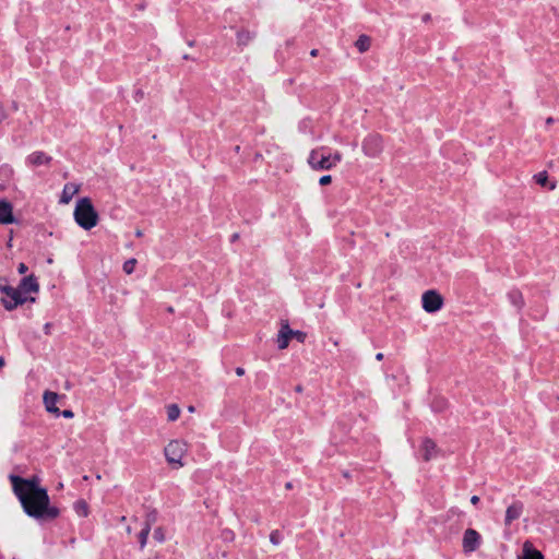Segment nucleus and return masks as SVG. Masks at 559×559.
Here are the masks:
<instances>
[{
  "label": "nucleus",
  "mask_w": 559,
  "mask_h": 559,
  "mask_svg": "<svg viewBox=\"0 0 559 559\" xmlns=\"http://www.w3.org/2000/svg\"><path fill=\"white\" fill-rule=\"evenodd\" d=\"M296 391H297V392H301V391H302L301 386H300V385H298V386L296 388Z\"/></svg>",
  "instance_id": "49530a36"
},
{
  "label": "nucleus",
  "mask_w": 559,
  "mask_h": 559,
  "mask_svg": "<svg viewBox=\"0 0 559 559\" xmlns=\"http://www.w3.org/2000/svg\"><path fill=\"white\" fill-rule=\"evenodd\" d=\"M421 304L426 312L433 313L442 308L443 298L436 290H427L423 294Z\"/></svg>",
  "instance_id": "39448f33"
},
{
  "label": "nucleus",
  "mask_w": 559,
  "mask_h": 559,
  "mask_svg": "<svg viewBox=\"0 0 559 559\" xmlns=\"http://www.w3.org/2000/svg\"><path fill=\"white\" fill-rule=\"evenodd\" d=\"M554 122V119L551 117H549L547 120H546V123L547 124H551Z\"/></svg>",
  "instance_id": "79ce46f5"
},
{
  "label": "nucleus",
  "mask_w": 559,
  "mask_h": 559,
  "mask_svg": "<svg viewBox=\"0 0 559 559\" xmlns=\"http://www.w3.org/2000/svg\"><path fill=\"white\" fill-rule=\"evenodd\" d=\"M27 160L33 166H40L49 164L51 157L46 155L44 152H34L27 157Z\"/></svg>",
  "instance_id": "dca6fc26"
},
{
  "label": "nucleus",
  "mask_w": 559,
  "mask_h": 559,
  "mask_svg": "<svg viewBox=\"0 0 559 559\" xmlns=\"http://www.w3.org/2000/svg\"><path fill=\"white\" fill-rule=\"evenodd\" d=\"M536 183L542 187H547L549 190H554L556 188L555 182H548V175L546 171L538 173L534 176Z\"/></svg>",
  "instance_id": "6ab92c4d"
},
{
  "label": "nucleus",
  "mask_w": 559,
  "mask_h": 559,
  "mask_svg": "<svg viewBox=\"0 0 559 559\" xmlns=\"http://www.w3.org/2000/svg\"><path fill=\"white\" fill-rule=\"evenodd\" d=\"M238 238V234L233 235V240H236Z\"/></svg>",
  "instance_id": "de8ad7c7"
},
{
  "label": "nucleus",
  "mask_w": 559,
  "mask_h": 559,
  "mask_svg": "<svg viewBox=\"0 0 559 559\" xmlns=\"http://www.w3.org/2000/svg\"><path fill=\"white\" fill-rule=\"evenodd\" d=\"M558 400H559V395H558Z\"/></svg>",
  "instance_id": "3c124183"
},
{
  "label": "nucleus",
  "mask_w": 559,
  "mask_h": 559,
  "mask_svg": "<svg viewBox=\"0 0 559 559\" xmlns=\"http://www.w3.org/2000/svg\"><path fill=\"white\" fill-rule=\"evenodd\" d=\"M370 45H371V38L367 35H360L355 43L356 48L360 52L367 51L370 48Z\"/></svg>",
  "instance_id": "aec40b11"
},
{
  "label": "nucleus",
  "mask_w": 559,
  "mask_h": 559,
  "mask_svg": "<svg viewBox=\"0 0 559 559\" xmlns=\"http://www.w3.org/2000/svg\"><path fill=\"white\" fill-rule=\"evenodd\" d=\"M362 151L369 157L378 156L382 151V139L378 134L368 135L362 143Z\"/></svg>",
  "instance_id": "0eeeda50"
},
{
  "label": "nucleus",
  "mask_w": 559,
  "mask_h": 559,
  "mask_svg": "<svg viewBox=\"0 0 559 559\" xmlns=\"http://www.w3.org/2000/svg\"><path fill=\"white\" fill-rule=\"evenodd\" d=\"M318 53H319V50H318V49H312V50L310 51L311 57H317V56H318Z\"/></svg>",
  "instance_id": "4c0bfd02"
},
{
  "label": "nucleus",
  "mask_w": 559,
  "mask_h": 559,
  "mask_svg": "<svg viewBox=\"0 0 559 559\" xmlns=\"http://www.w3.org/2000/svg\"><path fill=\"white\" fill-rule=\"evenodd\" d=\"M17 289H21V296L26 293H37L39 289L38 283L33 275L24 277Z\"/></svg>",
  "instance_id": "9b49d317"
},
{
  "label": "nucleus",
  "mask_w": 559,
  "mask_h": 559,
  "mask_svg": "<svg viewBox=\"0 0 559 559\" xmlns=\"http://www.w3.org/2000/svg\"><path fill=\"white\" fill-rule=\"evenodd\" d=\"M329 159L332 164V168L342 160V154L340 152H335L334 154H328Z\"/></svg>",
  "instance_id": "bb28decb"
},
{
  "label": "nucleus",
  "mask_w": 559,
  "mask_h": 559,
  "mask_svg": "<svg viewBox=\"0 0 559 559\" xmlns=\"http://www.w3.org/2000/svg\"><path fill=\"white\" fill-rule=\"evenodd\" d=\"M155 521H156V512L153 511V512L147 514L145 523L150 522V527H151L155 523Z\"/></svg>",
  "instance_id": "7c9ffc66"
},
{
  "label": "nucleus",
  "mask_w": 559,
  "mask_h": 559,
  "mask_svg": "<svg viewBox=\"0 0 559 559\" xmlns=\"http://www.w3.org/2000/svg\"><path fill=\"white\" fill-rule=\"evenodd\" d=\"M13 206L5 200H0V224L14 223Z\"/></svg>",
  "instance_id": "1a4fd4ad"
},
{
  "label": "nucleus",
  "mask_w": 559,
  "mask_h": 559,
  "mask_svg": "<svg viewBox=\"0 0 559 559\" xmlns=\"http://www.w3.org/2000/svg\"><path fill=\"white\" fill-rule=\"evenodd\" d=\"M429 19H430V15H429V14H426V15L424 16V21H428Z\"/></svg>",
  "instance_id": "a18cd8bd"
},
{
  "label": "nucleus",
  "mask_w": 559,
  "mask_h": 559,
  "mask_svg": "<svg viewBox=\"0 0 559 559\" xmlns=\"http://www.w3.org/2000/svg\"><path fill=\"white\" fill-rule=\"evenodd\" d=\"M523 512V503L516 501L512 503L506 511L504 524L510 525L514 520H518Z\"/></svg>",
  "instance_id": "9d476101"
},
{
  "label": "nucleus",
  "mask_w": 559,
  "mask_h": 559,
  "mask_svg": "<svg viewBox=\"0 0 559 559\" xmlns=\"http://www.w3.org/2000/svg\"><path fill=\"white\" fill-rule=\"evenodd\" d=\"M293 337V330L287 323H283L277 336V344L280 349L287 348L289 340Z\"/></svg>",
  "instance_id": "ddd939ff"
},
{
  "label": "nucleus",
  "mask_w": 559,
  "mask_h": 559,
  "mask_svg": "<svg viewBox=\"0 0 559 559\" xmlns=\"http://www.w3.org/2000/svg\"><path fill=\"white\" fill-rule=\"evenodd\" d=\"M518 559H544L542 552L535 549L531 542L523 544L522 555Z\"/></svg>",
  "instance_id": "4468645a"
},
{
  "label": "nucleus",
  "mask_w": 559,
  "mask_h": 559,
  "mask_svg": "<svg viewBox=\"0 0 559 559\" xmlns=\"http://www.w3.org/2000/svg\"><path fill=\"white\" fill-rule=\"evenodd\" d=\"M50 330H51V323H46V324L44 325V332H45V334H47V335H48V334H50Z\"/></svg>",
  "instance_id": "f704fd0d"
},
{
  "label": "nucleus",
  "mask_w": 559,
  "mask_h": 559,
  "mask_svg": "<svg viewBox=\"0 0 559 559\" xmlns=\"http://www.w3.org/2000/svg\"><path fill=\"white\" fill-rule=\"evenodd\" d=\"M27 270L28 269H27L26 264H24V263H20L19 266H17V271H19L20 274L26 273Z\"/></svg>",
  "instance_id": "72a5a7b5"
},
{
  "label": "nucleus",
  "mask_w": 559,
  "mask_h": 559,
  "mask_svg": "<svg viewBox=\"0 0 559 559\" xmlns=\"http://www.w3.org/2000/svg\"><path fill=\"white\" fill-rule=\"evenodd\" d=\"M58 399H59V395L55 392L46 391L44 393V404H45L47 412L55 414V415H60V411L56 406Z\"/></svg>",
  "instance_id": "f8f14e48"
},
{
  "label": "nucleus",
  "mask_w": 559,
  "mask_h": 559,
  "mask_svg": "<svg viewBox=\"0 0 559 559\" xmlns=\"http://www.w3.org/2000/svg\"><path fill=\"white\" fill-rule=\"evenodd\" d=\"M331 181H332V177L330 175H325L320 178L319 183L321 186H326V185L331 183Z\"/></svg>",
  "instance_id": "2f4dec72"
},
{
  "label": "nucleus",
  "mask_w": 559,
  "mask_h": 559,
  "mask_svg": "<svg viewBox=\"0 0 559 559\" xmlns=\"http://www.w3.org/2000/svg\"><path fill=\"white\" fill-rule=\"evenodd\" d=\"M76 511L83 515L87 514V506L84 501H78L75 503Z\"/></svg>",
  "instance_id": "cd10ccee"
},
{
  "label": "nucleus",
  "mask_w": 559,
  "mask_h": 559,
  "mask_svg": "<svg viewBox=\"0 0 559 559\" xmlns=\"http://www.w3.org/2000/svg\"><path fill=\"white\" fill-rule=\"evenodd\" d=\"M255 34L251 33L247 29H241L237 33V44L238 46H247L253 38Z\"/></svg>",
  "instance_id": "a211bd4d"
},
{
  "label": "nucleus",
  "mask_w": 559,
  "mask_h": 559,
  "mask_svg": "<svg viewBox=\"0 0 559 559\" xmlns=\"http://www.w3.org/2000/svg\"><path fill=\"white\" fill-rule=\"evenodd\" d=\"M80 191V186L69 182L63 187L60 203L68 204L72 198Z\"/></svg>",
  "instance_id": "2eb2a0df"
},
{
  "label": "nucleus",
  "mask_w": 559,
  "mask_h": 559,
  "mask_svg": "<svg viewBox=\"0 0 559 559\" xmlns=\"http://www.w3.org/2000/svg\"><path fill=\"white\" fill-rule=\"evenodd\" d=\"M343 476L346 477V478H349V473L348 472H344Z\"/></svg>",
  "instance_id": "c03bdc74"
},
{
  "label": "nucleus",
  "mask_w": 559,
  "mask_h": 559,
  "mask_svg": "<svg viewBox=\"0 0 559 559\" xmlns=\"http://www.w3.org/2000/svg\"><path fill=\"white\" fill-rule=\"evenodd\" d=\"M187 452V443L180 440H171L164 449L165 457L173 468H181L185 464L182 457Z\"/></svg>",
  "instance_id": "7ed1b4c3"
},
{
  "label": "nucleus",
  "mask_w": 559,
  "mask_h": 559,
  "mask_svg": "<svg viewBox=\"0 0 559 559\" xmlns=\"http://www.w3.org/2000/svg\"><path fill=\"white\" fill-rule=\"evenodd\" d=\"M481 544V536L480 534L473 530L467 528L464 532L463 540H462V547L464 552H473L479 548Z\"/></svg>",
  "instance_id": "423d86ee"
},
{
  "label": "nucleus",
  "mask_w": 559,
  "mask_h": 559,
  "mask_svg": "<svg viewBox=\"0 0 559 559\" xmlns=\"http://www.w3.org/2000/svg\"><path fill=\"white\" fill-rule=\"evenodd\" d=\"M136 263H138V262H136V260H135V259H133V258H132V259L127 260V261L123 263V266H122V269H123L124 273H127V274H131V273H133V271H134V269H135Z\"/></svg>",
  "instance_id": "b1692460"
},
{
  "label": "nucleus",
  "mask_w": 559,
  "mask_h": 559,
  "mask_svg": "<svg viewBox=\"0 0 559 559\" xmlns=\"http://www.w3.org/2000/svg\"><path fill=\"white\" fill-rule=\"evenodd\" d=\"M168 312H174L173 307H169V308H168Z\"/></svg>",
  "instance_id": "09e8293b"
},
{
  "label": "nucleus",
  "mask_w": 559,
  "mask_h": 559,
  "mask_svg": "<svg viewBox=\"0 0 559 559\" xmlns=\"http://www.w3.org/2000/svg\"><path fill=\"white\" fill-rule=\"evenodd\" d=\"M4 366V359L2 357H0V368H2Z\"/></svg>",
  "instance_id": "37998d69"
},
{
  "label": "nucleus",
  "mask_w": 559,
  "mask_h": 559,
  "mask_svg": "<svg viewBox=\"0 0 559 559\" xmlns=\"http://www.w3.org/2000/svg\"><path fill=\"white\" fill-rule=\"evenodd\" d=\"M376 359H377V360H382V359H383V354H382V353H378V354L376 355Z\"/></svg>",
  "instance_id": "58836bf2"
},
{
  "label": "nucleus",
  "mask_w": 559,
  "mask_h": 559,
  "mask_svg": "<svg viewBox=\"0 0 559 559\" xmlns=\"http://www.w3.org/2000/svg\"><path fill=\"white\" fill-rule=\"evenodd\" d=\"M10 480L14 493L28 516L36 520H53L59 515V509L50 506L47 490L38 486L37 478L24 479L11 475Z\"/></svg>",
  "instance_id": "f257e3e1"
},
{
  "label": "nucleus",
  "mask_w": 559,
  "mask_h": 559,
  "mask_svg": "<svg viewBox=\"0 0 559 559\" xmlns=\"http://www.w3.org/2000/svg\"><path fill=\"white\" fill-rule=\"evenodd\" d=\"M270 540L273 545H278L281 543V535L278 531H273L270 535Z\"/></svg>",
  "instance_id": "c85d7f7f"
},
{
  "label": "nucleus",
  "mask_w": 559,
  "mask_h": 559,
  "mask_svg": "<svg viewBox=\"0 0 559 559\" xmlns=\"http://www.w3.org/2000/svg\"><path fill=\"white\" fill-rule=\"evenodd\" d=\"M471 502H472L473 504H477V503L479 502V497H477V496H473V497L471 498Z\"/></svg>",
  "instance_id": "e433bc0d"
},
{
  "label": "nucleus",
  "mask_w": 559,
  "mask_h": 559,
  "mask_svg": "<svg viewBox=\"0 0 559 559\" xmlns=\"http://www.w3.org/2000/svg\"><path fill=\"white\" fill-rule=\"evenodd\" d=\"M64 418H72L74 416L73 412L70 409H64L60 413Z\"/></svg>",
  "instance_id": "473e14b6"
},
{
  "label": "nucleus",
  "mask_w": 559,
  "mask_h": 559,
  "mask_svg": "<svg viewBox=\"0 0 559 559\" xmlns=\"http://www.w3.org/2000/svg\"><path fill=\"white\" fill-rule=\"evenodd\" d=\"M27 300L28 299L26 297L19 295V296H14V297H9V299L2 298L1 302L7 310L11 311V310L15 309L19 305H23Z\"/></svg>",
  "instance_id": "f3484780"
},
{
  "label": "nucleus",
  "mask_w": 559,
  "mask_h": 559,
  "mask_svg": "<svg viewBox=\"0 0 559 559\" xmlns=\"http://www.w3.org/2000/svg\"><path fill=\"white\" fill-rule=\"evenodd\" d=\"M142 97H143V92L139 90L136 92V98H142Z\"/></svg>",
  "instance_id": "ea45409f"
},
{
  "label": "nucleus",
  "mask_w": 559,
  "mask_h": 559,
  "mask_svg": "<svg viewBox=\"0 0 559 559\" xmlns=\"http://www.w3.org/2000/svg\"><path fill=\"white\" fill-rule=\"evenodd\" d=\"M438 451L437 444L431 439H425L419 449L420 456L426 462L435 459Z\"/></svg>",
  "instance_id": "6e6552de"
},
{
  "label": "nucleus",
  "mask_w": 559,
  "mask_h": 559,
  "mask_svg": "<svg viewBox=\"0 0 559 559\" xmlns=\"http://www.w3.org/2000/svg\"><path fill=\"white\" fill-rule=\"evenodd\" d=\"M509 299L518 308H521L524 305L523 296L518 290L509 293Z\"/></svg>",
  "instance_id": "4be33fe9"
},
{
  "label": "nucleus",
  "mask_w": 559,
  "mask_h": 559,
  "mask_svg": "<svg viewBox=\"0 0 559 559\" xmlns=\"http://www.w3.org/2000/svg\"><path fill=\"white\" fill-rule=\"evenodd\" d=\"M286 488H292L290 483L286 484Z\"/></svg>",
  "instance_id": "8fccbe9b"
},
{
  "label": "nucleus",
  "mask_w": 559,
  "mask_h": 559,
  "mask_svg": "<svg viewBox=\"0 0 559 559\" xmlns=\"http://www.w3.org/2000/svg\"><path fill=\"white\" fill-rule=\"evenodd\" d=\"M0 290L3 292L8 298L21 295V289L13 288L11 286H2L0 287Z\"/></svg>",
  "instance_id": "393cba45"
},
{
  "label": "nucleus",
  "mask_w": 559,
  "mask_h": 559,
  "mask_svg": "<svg viewBox=\"0 0 559 559\" xmlns=\"http://www.w3.org/2000/svg\"><path fill=\"white\" fill-rule=\"evenodd\" d=\"M293 337H295L297 341L302 343L306 340V334L304 332H301V331H294L293 330Z\"/></svg>",
  "instance_id": "c756f323"
},
{
  "label": "nucleus",
  "mask_w": 559,
  "mask_h": 559,
  "mask_svg": "<svg viewBox=\"0 0 559 559\" xmlns=\"http://www.w3.org/2000/svg\"><path fill=\"white\" fill-rule=\"evenodd\" d=\"M75 223L85 230H90L98 223V214L88 198H82L76 202L73 212Z\"/></svg>",
  "instance_id": "f03ea898"
},
{
  "label": "nucleus",
  "mask_w": 559,
  "mask_h": 559,
  "mask_svg": "<svg viewBox=\"0 0 559 559\" xmlns=\"http://www.w3.org/2000/svg\"><path fill=\"white\" fill-rule=\"evenodd\" d=\"M180 415V408L176 404H170L167 406V417L168 420L175 421Z\"/></svg>",
  "instance_id": "5701e85b"
},
{
  "label": "nucleus",
  "mask_w": 559,
  "mask_h": 559,
  "mask_svg": "<svg viewBox=\"0 0 559 559\" xmlns=\"http://www.w3.org/2000/svg\"><path fill=\"white\" fill-rule=\"evenodd\" d=\"M153 538L157 540L158 543H163L165 540V533L162 527L155 528L153 533Z\"/></svg>",
  "instance_id": "a878e982"
},
{
  "label": "nucleus",
  "mask_w": 559,
  "mask_h": 559,
  "mask_svg": "<svg viewBox=\"0 0 559 559\" xmlns=\"http://www.w3.org/2000/svg\"><path fill=\"white\" fill-rule=\"evenodd\" d=\"M135 236H136V237H142V236H143L142 230L138 229V230L135 231Z\"/></svg>",
  "instance_id": "a19ab883"
},
{
  "label": "nucleus",
  "mask_w": 559,
  "mask_h": 559,
  "mask_svg": "<svg viewBox=\"0 0 559 559\" xmlns=\"http://www.w3.org/2000/svg\"><path fill=\"white\" fill-rule=\"evenodd\" d=\"M150 532H151V530H150V522H148V523L144 524V527L141 530V532L139 534V544H140L141 549H143L145 547Z\"/></svg>",
  "instance_id": "412c9836"
},
{
  "label": "nucleus",
  "mask_w": 559,
  "mask_h": 559,
  "mask_svg": "<svg viewBox=\"0 0 559 559\" xmlns=\"http://www.w3.org/2000/svg\"><path fill=\"white\" fill-rule=\"evenodd\" d=\"M308 164L313 170H330L332 164L329 159V155L324 152V148L312 150L308 157Z\"/></svg>",
  "instance_id": "20e7f679"
},
{
  "label": "nucleus",
  "mask_w": 559,
  "mask_h": 559,
  "mask_svg": "<svg viewBox=\"0 0 559 559\" xmlns=\"http://www.w3.org/2000/svg\"><path fill=\"white\" fill-rule=\"evenodd\" d=\"M236 374L237 376H243L245 374V369L241 368V367L236 368Z\"/></svg>",
  "instance_id": "c9c22d12"
}]
</instances>
